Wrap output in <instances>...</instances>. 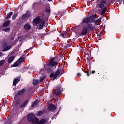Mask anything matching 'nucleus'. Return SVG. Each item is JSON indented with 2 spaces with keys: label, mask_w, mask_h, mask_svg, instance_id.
I'll use <instances>...</instances> for the list:
<instances>
[{
  "label": "nucleus",
  "mask_w": 124,
  "mask_h": 124,
  "mask_svg": "<svg viewBox=\"0 0 124 124\" xmlns=\"http://www.w3.org/2000/svg\"><path fill=\"white\" fill-rule=\"evenodd\" d=\"M97 30V24H93L92 23H89L87 25V27H83L82 31L79 34L80 36H83V35H86L88 33L89 31H95Z\"/></svg>",
  "instance_id": "f257e3e1"
},
{
  "label": "nucleus",
  "mask_w": 124,
  "mask_h": 124,
  "mask_svg": "<svg viewBox=\"0 0 124 124\" xmlns=\"http://www.w3.org/2000/svg\"><path fill=\"white\" fill-rule=\"evenodd\" d=\"M27 120L30 123H32V124H45L46 123V120L42 119L39 122V119L37 118H34V114L31 113L28 115Z\"/></svg>",
  "instance_id": "f03ea898"
},
{
  "label": "nucleus",
  "mask_w": 124,
  "mask_h": 124,
  "mask_svg": "<svg viewBox=\"0 0 124 124\" xmlns=\"http://www.w3.org/2000/svg\"><path fill=\"white\" fill-rule=\"evenodd\" d=\"M33 23L36 24L39 30H41V29H43L45 21L43 19L41 20L39 17H38L33 19Z\"/></svg>",
  "instance_id": "7ed1b4c3"
},
{
  "label": "nucleus",
  "mask_w": 124,
  "mask_h": 124,
  "mask_svg": "<svg viewBox=\"0 0 124 124\" xmlns=\"http://www.w3.org/2000/svg\"><path fill=\"white\" fill-rule=\"evenodd\" d=\"M8 43L7 42H4L2 45V52H5L6 51H8L10 50L12 46H8Z\"/></svg>",
  "instance_id": "20e7f679"
},
{
  "label": "nucleus",
  "mask_w": 124,
  "mask_h": 124,
  "mask_svg": "<svg viewBox=\"0 0 124 124\" xmlns=\"http://www.w3.org/2000/svg\"><path fill=\"white\" fill-rule=\"evenodd\" d=\"M60 70H58L56 72L52 73L50 75V78H53V80H55L60 75Z\"/></svg>",
  "instance_id": "39448f33"
},
{
  "label": "nucleus",
  "mask_w": 124,
  "mask_h": 124,
  "mask_svg": "<svg viewBox=\"0 0 124 124\" xmlns=\"http://www.w3.org/2000/svg\"><path fill=\"white\" fill-rule=\"evenodd\" d=\"M58 64V62H54V60L52 59L50 60L49 63L48 64L49 66H51V67L53 66H56Z\"/></svg>",
  "instance_id": "423d86ee"
},
{
  "label": "nucleus",
  "mask_w": 124,
  "mask_h": 124,
  "mask_svg": "<svg viewBox=\"0 0 124 124\" xmlns=\"http://www.w3.org/2000/svg\"><path fill=\"white\" fill-rule=\"evenodd\" d=\"M61 89V86H59L57 88V90L54 93L55 95H57L58 96V95L62 93V91Z\"/></svg>",
  "instance_id": "0eeeda50"
},
{
  "label": "nucleus",
  "mask_w": 124,
  "mask_h": 124,
  "mask_svg": "<svg viewBox=\"0 0 124 124\" xmlns=\"http://www.w3.org/2000/svg\"><path fill=\"white\" fill-rule=\"evenodd\" d=\"M56 106H54L53 104L49 105L48 106V110L49 111H55L56 110Z\"/></svg>",
  "instance_id": "6e6552de"
},
{
  "label": "nucleus",
  "mask_w": 124,
  "mask_h": 124,
  "mask_svg": "<svg viewBox=\"0 0 124 124\" xmlns=\"http://www.w3.org/2000/svg\"><path fill=\"white\" fill-rule=\"evenodd\" d=\"M31 24L27 23L24 25V29L26 30V31H30L31 30Z\"/></svg>",
  "instance_id": "1a4fd4ad"
},
{
  "label": "nucleus",
  "mask_w": 124,
  "mask_h": 124,
  "mask_svg": "<svg viewBox=\"0 0 124 124\" xmlns=\"http://www.w3.org/2000/svg\"><path fill=\"white\" fill-rule=\"evenodd\" d=\"M29 102V100H25L23 103L22 104V105H21V108H25V107H26V106H27V105H28V103Z\"/></svg>",
  "instance_id": "9d476101"
},
{
  "label": "nucleus",
  "mask_w": 124,
  "mask_h": 124,
  "mask_svg": "<svg viewBox=\"0 0 124 124\" xmlns=\"http://www.w3.org/2000/svg\"><path fill=\"white\" fill-rule=\"evenodd\" d=\"M105 3H106V0H102L101 2V3L99 4V8H102L104 6Z\"/></svg>",
  "instance_id": "9b49d317"
},
{
  "label": "nucleus",
  "mask_w": 124,
  "mask_h": 124,
  "mask_svg": "<svg viewBox=\"0 0 124 124\" xmlns=\"http://www.w3.org/2000/svg\"><path fill=\"white\" fill-rule=\"evenodd\" d=\"M13 14V12H10L9 13H8L5 16L6 19H9V18L11 17V16H12Z\"/></svg>",
  "instance_id": "f8f14e48"
},
{
  "label": "nucleus",
  "mask_w": 124,
  "mask_h": 124,
  "mask_svg": "<svg viewBox=\"0 0 124 124\" xmlns=\"http://www.w3.org/2000/svg\"><path fill=\"white\" fill-rule=\"evenodd\" d=\"M14 59H15V57L13 56L10 57L8 60V63H11L13 61H14Z\"/></svg>",
  "instance_id": "ddd939ff"
},
{
  "label": "nucleus",
  "mask_w": 124,
  "mask_h": 124,
  "mask_svg": "<svg viewBox=\"0 0 124 124\" xmlns=\"http://www.w3.org/2000/svg\"><path fill=\"white\" fill-rule=\"evenodd\" d=\"M19 81H20V80H19L18 79L15 78L13 81V86H16V85H17V84H18V83H19Z\"/></svg>",
  "instance_id": "4468645a"
},
{
  "label": "nucleus",
  "mask_w": 124,
  "mask_h": 124,
  "mask_svg": "<svg viewBox=\"0 0 124 124\" xmlns=\"http://www.w3.org/2000/svg\"><path fill=\"white\" fill-rule=\"evenodd\" d=\"M10 24V21L7 20V21L5 22L3 25V28H6L8 25Z\"/></svg>",
  "instance_id": "2eb2a0df"
},
{
  "label": "nucleus",
  "mask_w": 124,
  "mask_h": 124,
  "mask_svg": "<svg viewBox=\"0 0 124 124\" xmlns=\"http://www.w3.org/2000/svg\"><path fill=\"white\" fill-rule=\"evenodd\" d=\"M61 34V36L63 37V38H66V37H67V32L65 31H63Z\"/></svg>",
  "instance_id": "dca6fc26"
},
{
  "label": "nucleus",
  "mask_w": 124,
  "mask_h": 124,
  "mask_svg": "<svg viewBox=\"0 0 124 124\" xmlns=\"http://www.w3.org/2000/svg\"><path fill=\"white\" fill-rule=\"evenodd\" d=\"M90 21V18L85 17L83 19L82 23H89Z\"/></svg>",
  "instance_id": "f3484780"
},
{
  "label": "nucleus",
  "mask_w": 124,
  "mask_h": 124,
  "mask_svg": "<svg viewBox=\"0 0 124 124\" xmlns=\"http://www.w3.org/2000/svg\"><path fill=\"white\" fill-rule=\"evenodd\" d=\"M50 8H47L46 10V17L48 18L50 16Z\"/></svg>",
  "instance_id": "a211bd4d"
},
{
  "label": "nucleus",
  "mask_w": 124,
  "mask_h": 124,
  "mask_svg": "<svg viewBox=\"0 0 124 124\" xmlns=\"http://www.w3.org/2000/svg\"><path fill=\"white\" fill-rule=\"evenodd\" d=\"M39 103V100L35 101L31 105L32 107H35Z\"/></svg>",
  "instance_id": "6ab92c4d"
},
{
  "label": "nucleus",
  "mask_w": 124,
  "mask_h": 124,
  "mask_svg": "<svg viewBox=\"0 0 124 124\" xmlns=\"http://www.w3.org/2000/svg\"><path fill=\"white\" fill-rule=\"evenodd\" d=\"M25 91H26V90L25 89H23L21 91L18 92V94H19V95H22V94H24V93H25Z\"/></svg>",
  "instance_id": "aec40b11"
},
{
  "label": "nucleus",
  "mask_w": 124,
  "mask_h": 124,
  "mask_svg": "<svg viewBox=\"0 0 124 124\" xmlns=\"http://www.w3.org/2000/svg\"><path fill=\"white\" fill-rule=\"evenodd\" d=\"M27 18H28V14L23 15L21 17L22 20H26Z\"/></svg>",
  "instance_id": "412c9836"
},
{
  "label": "nucleus",
  "mask_w": 124,
  "mask_h": 124,
  "mask_svg": "<svg viewBox=\"0 0 124 124\" xmlns=\"http://www.w3.org/2000/svg\"><path fill=\"white\" fill-rule=\"evenodd\" d=\"M101 22V18H98L96 21V23L95 25H97V27L98 25V24Z\"/></svg>",
  "instance_id": "4be33fe9"
},
{
  "label": "nucleus",
  "mask_w": 124,
  "mask_h": 124,
  "mask_svg": "<svg viewBox=\"0 0 124 124\" xmlns=\"http://www.w3.org/2000/svg\"><path fill=\"white\" fill-rule=\"evenodd\" d=\"M38 83H39V80H38V79H34L33 80V85H37V84H38Z\"/></svg>",
  "instance_id": "5701e85b"
},
{
  "label": "nucleus",
  "mask_w": 124,
  "mask_h": 124,
  "mask_svg": "<svg viewBox=\"0 0 124 124\" xmlns=\"http://www.w3.org/2000/svg\"><path fill=\"white\" fill-rule=\"evenodd\" d=\"M88 18H90V21H93L94 20V18H95V16L93 15L90 17H89Z\"/></svg>",
  "instance_id": "b1692460"
},
{
  "label": "nucleus",
  "mask_w": 124,
  "mask_h": 124,
  "mask_svg": "<svg viewBox=\"0 0 124 124\" xmlns=\"http://www.w3.org/2000/svg\"><path fill=\"white\" fill-rule=\"evenodd\" d=\"M17 62H19V63H21L22 62H24V58H20L17 61Z\"/></svg>",
  "instance_id": "393cba45"
},
{
  "label": "nucleus",
  "mask_w": 124,
  "mask_h": 124,
  "mask_svg": "<svg viewBox=\"0 0 124 124\" xmlns=\"http://www.w3.org/2000/svg\"><path fill=\"white\" fill-rule=\"evenodd\" d=\"M106 10H107V8L106 7H104L102 9V13L103 14H104L105 12H106Z\"/></svg>",
  "instance_id": "a878e982"
},
{
  "label": "nucleus",
  "mask_w": 124,
  "mask_h": 124,
  "mask_svg": "<svg viewBox=\"0 0 124 124\" xmlns=\"http://www.w3.org/2000/svg\"><path fill=\"white\" fill-rule=\"evenodd\" d=\"M44 79H45V76L41 77L40 79V82H43V80H44Z\"/></svg>",
  "instance_id": "bb28decb"
},
{
  "label": "nucleus",
  "mask_w": 124,
  "mask_h": 124,
  "mask_svg": "<svg viewBox=\"0 0 124 124\" xmlns=\"http://www.w3.org/2000/svg\"><path fill=\"white\" fill-rule=\"evenodd\" d=\"M47 73H51V72H52V69L48 68L47 69Z\"/></svg>",
  "instance_id": "cd10ccee"
},
{
  "label": "nucleus",
  "mask_w": 124,
  "mask_h": 124,
  "mask_svg": "<svg viewBox=\"0 0 124 124\" xmlns=\"http://www.w3.org/2000/svg\"><path fill=\"white\" fill-rule=\"evenodd\" d=\"M17 14L14 15L12 17V20H16V17H17Z\"/></svg>",
  "instance_id": "c85d7f7f"
},
{
  "label": "nucleus",
  "mask_w": 124,
  "mask_h": 124,
  "mask_svg": "<svg viewBox=\"0 0 124 124\" xmlns=\"http://www.w3.org/2000/svg\"><path fill=\"white\" fill-rule=\"evenodd\" d=\"M4 62H5L4 60H2L0 61V65H2V64L4 63Z\"/></svg>",
  "instance_id": "c756f323"
},
{
  "label": "nucleus",
  "mask_w": 124,
  "mask_h": 124,
  "mask_svg": "<svg viewBox=\"0 0 124 124\" xmlns=\"http://www.w3.org/2000/svg\"><path fill=\"white\" fill-rule=\"evenodd\" d=\"M18 65H19V63H18V62H16L13 65V66L16 67L17 66H18Z\"/></svg>",
  "instance_id": "7c9ffc66"
},
{
  "label": "nucleus",
  "mask_w": 124,
  "mask_h": 124,
  "mask_svg": "<svg viewBox=\"0 0 124 124\" xmlns=\"http://www.w3.org/2000/svg\"><path fill=\"white\" fill-rule=\"evenodd\" d=\"M3 31H10V28H8L5 29H3Z\"/></svg>",
  "instance_id": "2f4dec72"
},
{
  "label": "nucleus",
  "mask_w": 124,
  "mask_h": 124,
  "mask_svg": "<svg viewBox=\"0 0 124 124\" xmlns=\"http://www.w3.org/2000/svg\"><path fill=\"white\" fill-rule=\"evenodd\" d=\"M43 114V112H42V111H39L38 113V116H41Z\"/></svg>",
  "instance_id": "473e14b6"
},
{
  "label": "nucleus",
  "mask_w": 124,
  "mask_h": 124,
  "mask_svg": "<svg viewBox=\"0 0 124 124\" xmlns=\"http://www.w3.org/2000/svg\"><path fill=\"white\" fill-rule=\"evenodd\" d=\"M81 73H78L77 74V76H78V77H81Z\"/></svg>",
  "instance_id": "72a5a7b5"
},
{
  "label": "nucleus",
  "mask_w": 124,
  "mask_h": 124,
  "mask_svg": "<svg viewBox=\"0 0 124 124\" xmlns=\"http://www.w3.org/2000/svg\"><path fill=\"white\" fill-rule=\"evenodd\" d=\"M92 73V74H93L94 73H95V71H93Z\"/></svg>",
  "instance_id": "f704fd0d"
},
{
  "label": "nucleus",
  "mask_w": 124,
  "mask_h": 124,
  "mask_svg": "<svg viewBox=\"0 0 124 124\" xmlns=\"http://www.w3.org/2000/svg\"><path fill=\"white\" fill-rule=\"evenodd\" d=\"M2 55V53L1 52H0V56H1Z\"/></svg>",
  "instance_id": "c9c22d12"
},
{
  "label": "nucleus",
  "mask_w": 124,
  "mask_h": 124,
  "mask_svg": "<svg viewBox=\"0 0 124 124\" xmlns=\"http://www.w3.org/2000/svg\"><path fill=\"white\" fill-rule=\"evenodd\" d=\"M52 0H48V1H52Z\"/></svg>",
  "instance_id": "e433bc0d"
},
{
  "label": "nucleus",
  "mask_w": 124,
  "mask_h": 124,
  "mask_svg": "<svg viewBox=\"0 0 124 124\" xmlns=\"http://www.w3.org/2000/svg\"><path fill=\"white\" fill-rule=\"evenodd\" d=\"M87 76H90V74H87Z\"/></svg>",
  "instance_id": "4c0bfd02"
},
{
  "label": "nucleus",
  "mask_w": 124,
  "mask_h": 124,
  "mask_svg": "<svg viewBox=\"0 0 124 124\" xmlns=\"http://www.w3.org/2000/svg\"><path fill=\"white\" fill-rule=\"evenodd\" d=\"M31 48H29V50L31 51Z\"/></svg>",
  "instance_id": "58836bf2"
},
{
  "label": "nucleus",
  "mask_w": 124,
  "mask_h": 124,
  "mask_svg": "<svg viewBox=\"0 0 124 124\" xmlns=\"http://www.w3.org/2000/svg\"><path fill=\"white\" fill-rule=\"evenodd\" d=\"M52 93H53V94H54V93H55L54 92V91H53Z\"/></svg>",
  "instance_id": "ea45409f"
},
{
  "label": "nucleus",
  "mask_w": 124,
  "mask_h": 124,
  "mask_svg": "<svg viewBox=\"0 0 124 124\" xmlns=\"http://www.w3.org/2000/svg\"><path fill=\"white\" fill-rule=\"evenodd\" d=\"M91 52L90 51V54H91Z\"/></svg>",
  "instance_id": "a19ab883"
}]
</instances>
